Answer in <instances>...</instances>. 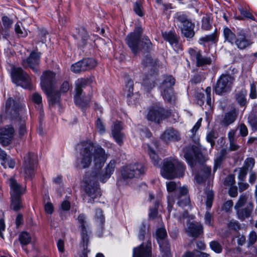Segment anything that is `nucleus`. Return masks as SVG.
Wrapping results in <instances>:
<instances>
[{
  "mask_svg": "<svg viewBox=\"0 0 257 257\" xmlns=\"http://www.w3.org/2000/svg\"><path fill=\"white\" fill-rule=\"evenodd\" d=\"M81 146L79 157L76 161L77 168H87L92 163L95 169H101L108 158L104 149L100 146L94 147L90 142L82 143Z\"/></svg>",
  "mask_w": 257,
  "mask_h": 257,
  "instance_id": "obj_1",
  "label": "nucleus"
},
{
  "mask_svg": "<svg viewBox=\"0 0 257 257\" xmlns=\"http://www.w3.org/2000/svg\"><path fill=\"white\" fill-rule=\"evenodd\" d=\"M185 166L178 159L171 157L163 160L161 167V174L165 178L171 179L182 177L185 172Z\"/></svg>",
  "mask_w": 257,
  "mask_h": 257,
  "instance_id": "obj_2",
  "label": "nucleus"
},
{
  "mask_svg": "<svg viewBox=\"0 0 257 257\" xmlns=\"http://www.w3.org/2000/svg\"><path fill=\"white\" fill-rule=\"evenodd\" d=\"M142 33V28L137 27L125 38L126 43L134 54H137L143 50L148 51L152 47V44L148 37H144L140 40Z\"/></svg>",
  "mask_w": 257,
  "mask_h": 257,
  "instance_id": "obj_3",
  "label": "nucleus"
},
{
  "mask_svg": "<svg viewBox=\"0 0 257 257\" xmlns=\"http://www.w3.org/2000/svg\"><path fill=\"white\" fill-rule=\"evenodd\" d=\"M6 107L7 113L12 119L19 118L20 121L19 132L20 136L22 137L26 132L25 120L19 117V111H22V105L16 103L12 98H10L7 100Z\"/></svg>",
  "mask_w": 257,
  "mask_h": 257,
  "instance_id": "obj_4",
  "label": "nucleus"
},
{
  "mask_svg": "<svg viewBox=\"0 0 257 257\" xmlns=\"http://www.w3.org/2000/svg\"><path fill=\"white\" fill-rule=\"evenodd\" d=\"M41 85L42 89L51 99L52 102H55L57 98L54 87L55 74L51 71H46L41 77Z\"/></svg>",
  "mask_w": 257,
  "mask_h": 257,
  "instance_id": "obj_5",
  "label": "nucleus"
},
{
  "mask_svg": "<svg viewBox=\"0 0 257 257\" xmlns=\"http://www.w3.org/2000/svg\"><path fill=\"white\" fill-rule=\"evenodd\" d=\"M234 78L228 74H222L218 78L214 87V91L218 95H222L230 92Z\"/></svg>",
  "mask_w": 257,
  "mask_h": 257,
  "instance_id": "obj_6",
  "label": "nucleus"
},
{
  "mask_svg": "<svg viewBox=\"0 0 257 257\" xmlns=\"http://www.w3.org/2000/svg\"><path fill=\"white\" fill-rule=\"evenodd\" d=\"M169 115L170 112L167 110L156 105L150 107L147 114V118L149 121L160 123Z\"/></svg>",
  "mask_w": 257,
  "mask_h": 257,
  "instance_id": "obj_7",
  "label": "nucleus"
},
{
  "mask_svg": "<svg viewBox=\"0 0 257 257\" xmlns=\"http://www.w3.org/2000/svg\"><path fill=\"white\" fill-rule=\"evenodd\" d=\"M88 81V79H81L78 80L76 83V94L74 95L75 102L76 105L82 108L86 107L91 99L90 96L88 98H84L83 95L82 89Z\"/></svg>",
  "mask_w": 257,
  "mask_h": 257,
  "instance_id": "obj_8",
  "label": "nucleus"
},
{
  "mask_svg": "<svg viewBox=\"0 0 257 257\" xmlns=\"http://www.w3.org/2000/svg\"><path fill=\"white\" fill-rule=\"evenodd\" d=\"M12 78L13 82L17 85L28 88L31 85V79L28 74L20 67L14 68L12 71Z\"/></svg>",
  "mask_w": 257,
  "mask_h": 257,
  "instance_id": "obj_9",
  "label": "nucleus"
},
{
  "mask_svg": "<svg viewBox=\"0 0 257 257\" xmlns=\"http://www.w3.org/2000/svg\"><path fill=\"white\" fill-rule=\"evenodd\" d=\"M145 172V168L142 164L136 163L124 167L121 170V176L126 180L137 177Z\"/></svg>",
  "mask_w": 257,
  "mask_h": 257,
  "instance_id": "obj_10",
  "label": "nucleus"
},
{
  "mask_svg": "<svg viewBox=\"0 0 257 257\" xmlns=\"http://www.w3.org/2000/svg\"><path fill=\"white\" fill-rule=\"evenodd\" d=\"M96 66V62L92 58H86L71 65V70L75 73L89 70Z\"/></svg>",
  "mask_w": 257,
  "mask_h": 257,
  "instance_id": "obj_11",
  "label": "nucleus"
},
{
  "mask_svg": "<svg viewBox=\"0 0 257 257\" xmlns=\"http://www.w3.org/2000/svg\"><path fill=\"white\" fill-rule=\"evenodd\" d=\"M175 84V79L171 76H167L163 81L161 89L164 98L171 101L173 97L172 86Z\"/></svg>",
  "mask_w": 257,
  "mask_h": 257,
  "instance_id": "obj_12",
  "label": "nucleus"
},
{
  "mask_svg": "<svg viewBox=\"0 0 257 257\" xmlns=\"http://www.w3.org/2000/svg\"><path fill=\"white\" fill-rule=\"evenodd\" d=\"M36 157L34 153H29L25 157L24 170L26 177L31 178L34 175L36 165Z\"/></svg>",
  "mask_w": 257,
  "mask_h": 257,
  "instance_id": "obj_13",
  "label": "nucleus"
},
{
  "mask_svg": "<svg viewBox=\"0 0 257 257\" xmlns=\"http://www.w3.org/2000/svg\"><path fill=\"white\" fill-rule=\"evenodd\" d=\"M15 130L11 125H7L0 129V143L4 146L9 145L14 137Z\"/></svg>",
  "mask_w": 257,
  "mask_h": 257,
  "instance_id": "obj_14",
  "label": "nucleus"
},
{
  "mask_svg": "<svg viewBox=\"0 0 257 257\" xmlns=\"http://www.w3.org/2000/svg\"><path fill=\"white\" fill-rule=\"evenodd\" d=\"M252 43L251 40L244 32H239L236 34V37L234 44L240 50H243L249 47Z\"/></svg>",
  "mask_w": 257,
  "mask_h": 257,
  "instance_id": "obj_15",
  "label": "nucleus"
},
{
  "mask_svg": "<svg viewBox=\"0 0 257 257\" xmlns=\"http://www.w3.org/2000/svg\"><path fill=\"white\" fill-rule=\"evenodd\" d=\"M40 58V53L32 52L29 57L23 61V65L25 67H30L35 72H37Z\"/></svg>",
  "mask_w": 257,
  "mask_h": 257,
  "instance_id": "obj_16",
  "label": "nucleus"
},
{
  "mask_svg": "<svg viewBox=\"0 0 257 257\" xmlns=\"http://www.w3.org/2000/svg\"><path fill=\"white\" fill-rule=\"evenodd\" d=\"M133 257H151V243L148 241L146 246L142 244L133 249Z\"/></svg>",
  "mask_w": 257,
  "mask_h": 257,
  "instance_id": "obj_17",
  "label": "nucleus"
},
{
  "mask_svg": "<svg viewBox=\"0 0 257 257\" xmlns=\"http://www.w3.org/2000/svg\"><path fill=\"white\" fill-rule=\"evenodd\" d=\"M11 196H21L25 192V188L22 187L13 178L9 179Z\"/></svg>",
  "mask_w": 257,
  "mask_h": 257,
  "instance_id": "obj_18",
  "label": "nucleus"
},
{
  "mask_svg": "<svg viewBox=\"0 0 257 257\" xmlns=\"http://www.w3.org/2000/svg\"><path fill=\"white\" fill-rule=\"evenodd\" d=\"M91 185V181L88 183L85 187V191L90 199H88V202H91V198L93 200L100 195L99 188L98 187L97 182L95 181Z\"/></svg>",
  "mask_w": 257,
  "mask_h": 257,
  "instance_id": "obj_19",
  "label": "nucleus"
},
{
  "mask_svg": "<svg viewBox=\"0 0 257 257\" xmlns=\"http://www.w3.org/2000/svg\"><path fill=\"white\" fill-rule=\"evenodd\" d=\"M122 130V125L120 122L115 123L111 128V133L112 136L119 145H121L123 143V139L124 138L123 134L121 132Z\"/></svg>",
  "mask_w": 257,
  "mask_h": 257,
  "instance_id": "obj_20",
  "label": "nucleus"
},
{
  "mask_svg": "<svg viewBox=\"0 0 257 257\" xmlns=\"http://www.w3.org/2000/svg\"><path fill=\"white\" fill-rule=\"evenodd\" d=\"M180 134L177 131L173 128H170L164 132L161 136V138L164 141L169 142L179 140L180 138Z\"/></svg>",
  "mask_w": 257,
  "mask_h": 257,
  "instance_id": "obj_21",
  "label": "nucleus"
},
{
  "mask_svg": "<svg viewBox=\"0 0 257 257\" xmlns=\"http://www.w3.org/2000/svg\"><path fill=\"white\" fill-rule=\"evenodd\" d=\"M186 232L189 235L197 237L203 232L202 225L198 222L189 223L186 228Z\"/></svg>",
  "mask_w": 257,
  "mask_h": 257,
  "instance_id": "obj_22",
  "label": "nucleus"
},
{
  "mask_svg": "<svg viewBox=\"0 0 257 257\" xmlns=\"http://www.w3.org/2000/svg\"><path fill=\"white\" fill-rule=\"evenodd\" d=\"M116 166V162L114 160H111L109 163L106 165L105 168L104 173L102 174L100 177L99 180L101 182L104 183L108 179L110 178L111 175L114 171Z\"/></svg>",
  "mask_w": 257,
  "mask_h": 257,
  "instance_id": "obj_23",
  "label": "nucleus"
},
{
  "mask_svg": "<svg viewBox=\"0 0 257 257\" xmlns=\"http://www.w3.org/2000/svg\"><path fill=\"white\" fill-rule=\"evenodd\" d=\"M179 195L178 197V204L180 206L183 207L189 204L190 200L187 195L188 189L185 187H180Z\"/></svg>",
  "mask_w": 257,
  "mask_h": 257,
  "instance_id": "obj_24",
  "label": "nucleus"
},
{
  "mask_svg": "<svg viewBox=\"0 0 257 257\" xmlns=\"http://www.w3.org/2000/svg\"><path fill=\"white\" fill-rule=\"evenodd\" d=\"M253 206L252 203L249 202L246 207L244 209H238L236 210L238 218L243 220L246 218H248L253 210Z\"/></svg>",
  "mask_w": 257,
  "mask_h": 257,
  "instance_id": "obj_25",
  "label": "nucleus"
},
{
  "mask_svg": "<svg viewBox=\"0 0 257 257\" xmlns=\"http://www.w3.org/2000/svg\"><path fill=\"white\" fill-rule=\"evenodd\" d=\"M236 118V114L234 111H229L225 114L224 117L221 120V124L225 126H227L232 123Z\"/></svg>",
  "mask_w": 257,
  "mask_h": 257,
  "instance_id": "obj_26",
  "label": "nucleus"
},
{
  "mask_svg": "<svg viewBox=\"0 0 257 257\" xmlns=\"http://www.w3.org/2000/svg\"><path fill=\"white\" fill-rule=\"evenodd\" d=\"M184 157L190 165H193V159L196 153L193 146H188L184 150Z\"/></svg>",
  "mask_w": 257,
  "mask_h": 257,
  "instance_id": "obj_27",
  "label": "nucleus"
},
{
  "mask_svg": "<svg viewBox=\"0 0 257 257\" xmlns=\"http://www.w3.org/2000/svg\"><path fill=\"white\" fill-rule=\"evenodd\" d=\"M236 131L230 130L228 133V138L229 143V150L230 151L237 150L239 146L236 143V138H235Z\"/></svg>",
  "mask_w": 257,
  "mask_h": 257,
  "instance_id": "obj_28",
  "label": "nucleus"
},
{
  "mask_svg": "<svg viewBox=\"0 0 257 257\" xmlns=\"http://www.w3.org/2000/svg\"><path fill=\"white\" fill-rule=\"evenodd\" d=\"M148 152L154 165L157 167H160L161 159L159 157L152 146H148Z\"/></svg>",
  "mask_w": 257,
  "mask_h": 257,
  "instance_id": "obj_29",
  "label": "nucleus"
},
{
  "mask_svg": "<svg viewBox=\"0 0 257 257\" xmlns=\"http://www.w3.org/2000/svg\"><path fill=\"white\" fill-rule=\"evenodd\" d=\"M223 33L225 41H227L231 45H233L236 37V35L233 33L228 27L224 28Z\"/></svg>",
  "mask_w": 257,
  "mask_h": 257,
  "instance_id": "obj_30",
  "label": "nucleus"
},
{
  "mask_svg": "<svg viewBox=\"0 0 257 257\" xmlns=\"http://www.w3.org/2000/svg\"><path fill=\"white\" fill-rule=\"evenodd\" d=\"M11 204L10 207L15 211H17L23 207L20 196H11Z\"/></svg>",
  "mask_w": 257,
  "mask_h": 257,
  "instance_id": "obj_31",
  "label": "nucleus"
},
{
  "mask_svg": "<svg viewBox=\"0 0 257 257\" xmlns=\"http://www.w3.org/2000/svg\"><path fill=\"white\" fill-rule=\"evenodd\" d=\"M196 60V66L197 67H204L210 65L212 60L210 57L203 56L200 54L197 57Z\"/></svg>",
  "mask_w": 257,
  "mask_h": 257,
  "instance_id": "obj_32",
  "label": "nucleus"
},
{
  "mask_svg": "<svg viewBox=\"0 0 257 257\" xmlns=\"http://www.w3.org/2000/svg\"><path fill=\"white\" fill-rule=\"evenodd\" d=\"M31 236L27 232H22L19 236V239L22 245H26L31 241Z\"/></svg>",
  "mask_w": 257,
  "mask_h": 257,
  "instance_id": "obj_33",
  "label": "nucleus"
},
{
  "mask_svg": "<svg viewBox=\"0 0 257 257\" xmlns=\"http://www.w3.org/2000/svg\"><path fill=\"white\" fill-rule=\"evenodd\" d=\"M162 36L164 40L168 41L171 44H175L177 42V37L174 33L172 32H163Z\"/></svg>",
  "mask_w": 257,
  "mask_h": 257,
  "instance_id": "obj_34",
  "label": "nucleus"
},
{
  "mask_svg": "<svg viewBox=\"0 0 257 257\" xmlns=\"http://www.w3.org/2000/svg\"><path fill=\"white\" fill-rule=\"evenodd\" d=\"M217 39V35L215 32L201 37L199 39L200 44H203L204 43L209 42H215Z\"/></svg>",
  "mask_w": 257,
  "mask_h": 257,
  "instance_id": "obj_35",
  "label": "nucleus"
},
{
  "mask_svg": "<svg viewBox=\"0 0 257 257\" xmlns=\"http://www.w3.org/2000/svg\"><path fill=\"white\" fill-rule=\"evenodd\" d=\"M174 18L175 22H180L183 25L186 23L188 25H190L189 21L188 20L186 16L181 12L177 13Z\"/></svg>",
  "mask_w": 257,
  "mask_h": 257,
  "instance_id": "obj_36",
  "label": "nucleus"
},
{
  "mask_svg": "<svg viewBox=\"0 0 257 257\" xmlns=\"http://www.w3.org/2000/svg\"><path fill=\"white\" fill-rule=\"evenodd\" d=\"M78 221L80 224V227L81 228L82 233V237L84 235L85 237H87V235L86 234V228L85 226L86 223V217L84 214H81L78 217Z\"/></svg>",
  "mask_w": 257,
  "mask_h": 257,
  "instance_id": "obj_37",
  "label": "nucleus"
},
{
  "mask_svg": "<svg viewBox=\"0 0 257 257\" xmlns=\"http://www.w3.org/2000/svg\"><path fill=\"white\" fill-rule=\"evenodd\" d=\"M246 94V91L241 90L236 95V99L238 103L241 106L245 105L246 100L245 96Z\"/></svg>",
  "mask_w": 257,
  "mask_h": 257,
  "instance_id": "obj_38",
  "label": "nucleus"
},
{
  "mask_svg": "<svg viewBox=\"0 0 257 257\" xmlns=\"http://www.w3.org/2000/svg\"><path fill=\"white\" fill-rule=\"evenodd\" d=\"M248 199V195L246 194H242L240 195L239 197V199L235 204L234 206V208L235 210H237L239 209L240 207H242L245 203L247 202Z\"/></svg>",
  "mask_w": 257,
  "mask_h": 257,
  "instance_id": "obj_39",
  "label": "nucleus"
},
{
  "mask_svg": "<svg viewBox=\"0 0 257 257\" xmlns=\"http://www.w3.org/2000/svg\"><path fill=\"white\" fill-rule=\"evenodd\" d=\"M21 23H17L15 25V30L19 37H24L27 36L28 33L23 28H21Z\"/></svg>",
  "mask_w": 257,
  "mask_h": 257,
  "instance_id": "obj_40",
  "label": "nucleus"
},
{
  "mask_svg": "<svg viewBox=\"0 0 257 257\" xmlns=\"http://www.w3.org/2000/svg\"><path fill=\"white\" fill-rule=\"evenodd\" d=\"M79 37L81 39L82 46H84L87 44L89 37L87 31L82 29L79 32Z\"/></svg>",
  "mask_w": 257,
  "mask_h": 257,
  "instance_id": "obj_41",
  "label": "nucleus"
},
{
  "mask_svg": "<svg viewBox=\"0 0 257 257\" xmlns=\"http://www.w3.org/2000/svg\"><path fill=\"white\" fill-rule=\"evenodd\" d=\"M161 250L164 252L165 254L168 255L170 253V246L168 242L165 240L158 242Z\"/></svg>",
  "mask_w": 257,
  "mask_h": 257,
  "instance_id": "obj_42",
  "label": "nucleus"
},
{
  "mask_svg": "<svg viewBox=\"0 0 257 257\" xmlns=\"http://www.w3.org/2000/svg\"><path fill=\"white\" fill-rule=\"evenodd\" d=\"M210 247L214 252L219 253L222 251V247L221 245L217 241H212L209 244Z\"/></svg>",
  "mask_w": 257,
  "mask_h": 257,
  "instance_id": "obj_43",
  "label": "nucleus"
},
{
  "mask_svg": "<svg viewBox=\"0 0 257 257\" xmlns=\"http://www.w3.org/2000/svg\"><path fill=\"white\" fill-rule=\"evenodd\" d=\"M156 236L158 240V242L165 240V238L167 236V232L165 228H160L157 229L156 231Z\"/></svg>",
  "mask_w": 257,
  "mask_h": 257,
  "instance_id": "obj_44",
  "label": "nucleus"
},
{
  "mask_svg": "<svg viewBox=\"0 0 257 257\" xmlns=\"http://www.w3.org/2000/svg\"><path fill=\"white\" fill-rule=\"evenodd\" d=\"M217 138V134L216 133L211 131L207 134L206 136L207 141L210 143L211 146L212 148L215 144L214 140Z\"/></svg>",
  "mask_w": 257,
  "mask_h": 257,
  "instance_id": "obj_45",
  "label": "nucleus"
},
{
  "mask_svg": "<svg viewBox=\"0 0 257 257\" xmlns=\"http://www.w3.org/2000/svg\"><path fill=\"white\" fill-rule=\"evenodd\" d=\"M255 161L253 158H247L244 162V165L242 167L245 169L246 171L249 169H251L254 165Z\"/></svg>",
  "mask_w": 257,
  "mask_h": 257,
  "instance_id": "obj_46",
  "label": "nucleus"
},
{
  "mask_svg": "<svg viewBox=\"0 0 257 257\" xmlns=\"http://www.w3.org/2000/svg\"><path fill=\"white\" fill-rule=\"evenodd\" d=\"M83 240V251L82 253L80 255V257H87V244L88 242V239L87 237H85L83 235L82 236Z\"/></svg>",
  "mask_w": 257,
  "mask_h": 257,
  "instance_id": "obj_47",
  "label": "nucleus"
},
{
  "mask_svg": "<svg viewBox=\"0 0 257 257\" xmlns=\"http://www.w3.org/2000/svg\"><path fill=\"white\" fill-rule=\"evenodd\" d=\"M248 122L254 130H257V116L251 114L248 117Z\"/></svg>",
  "mask_w": 257,
  "mask_h": 257,
  "instance_id": "obj_48",
  "label": "nucleus"
},
{
  "mask_svg": "<svg viewBox=\"0 0 257 257\" xmlns=\"http://www.w3.org/2000/svg\"><path fill=\"white\" fill-rule=\"evenodd\" d=\"M134 10L135 13L140 16H143V11L141 2H137L134 7Z\"/></svg>",
  "mask_w": 257,
  "mask_h": 257,
  "instance_id": "obj_49",
  "label": "nucleus"
},
{
  "mask_svg": "<svg viewBox=\"0 0 257 257\" xmlns=\"http://www.w3.org/2000/svg\"><path fill=\"white\" fill-rule=\"evenodd\" d=\"M202 121V118H200L199 119V120L197 121V122L196 123V124L194 125L193 127L191 129L190 133L191 134H189V136L193 138L195 135L198 130L199 128V127L201 126V123Z\"/></svg>",
  "mask_w": 257,
  "mask_h": 257,
  "instance_id": "obj_50",
  "label": "nucleus"
},
{
  "mask_svg": "<svg viewBox=\"0 0 257 257\" xmlns=\"http://www.w3.org/2000/svg\"><path fill=\"white\" fill-rule=\"evenodd\" d=\"M207 200H206V206L208 208H210L212 206V203L213 200L214 194L212 191H209L206 193Z\"/></svg>",
  "mask_w": 257,
  "mask_h": 257,
  "instance_id": "obj_51",
  "label": "nucleus"
},
{
  "mask_svg": "<svg viewBox=\"0 0 257 257\" xmlns=\"http://www.w3.org/2000/svg\"><path fill=\"white\" fill-rule=\"evenodd\" d=\"M9 157L6 152L0 148V160L1 165L5 168H7L6 160Z\"/></svg>",
  "mask_w": 257,
  "mask_h": 257,
  "instance_id": "obj_52",
  "label": "nucleus"
},
{
  "mask_svg": "<svg viewBox=\"0 0 257 257\" xmlns=\"http://www.w3.org/2000/svg\"><path fill=\"white\" fill-rule=\"evenodd\" d=\"M156 62L154 61L151 56L147 55L143 60V64L145 66H154Z\"/></svg>",
  "mask_w": 257,
  "mask_h": 257,
  "instance_id": "obj_53",
  "label": "nucleus"
},
{
  "mask_svg": "<svg viewBox=\"0 0 257 257\" xmlns=\"http://www.w3.org/2000/svg\"><path fill=\"white\" fill-rule=\"evenodd\" d=\"M95 219L100 224H103L104 222V216L102 214V211L100 209H97L95 212Z\"/></svg>",
  "mask_w": 257,
  "mask_h": 257,
  "instance_id": "obj_54",
  "label": "nucleus"
},
{
  "mask_svg": "<svg viewBox=\"0 0 257 257\" xmlns=\"http://www.w3.org/2000/svg\"><path fill=\"white\" fill-rule=\"evenodd\" d=\"M238 179L239 181H244L247 175V171L242 168H240L238 169Z\"/></svg>",
  "mask_w": 257,
  "mask_h": 257,
  "instance_id": "obj_55",
  "label": "nucleus"
},
{
  "mask_svg": "<svg viewBox=\"0 0 257 257\" xmlns=\"http://www.w3.org/2000/svg\"><path fill=\"white\" fill-rule=\"evenodd\" d=\"M249 96L252 99H255L257 97V92L256 85L254 83H252L250 85Z\"/></svg>",
  "mask_w": 257,
  "mask_h": 257,
  "instance_id": "obj_56",
  "label": "nucleus"
},
{
  "mask_svg": "<svg viewBox=\"0 0 257 257\" xmlns=\"http://www.w3.org/2000/svg\"><path fill=\"white\" fill-rule=\"evenodd\" d=\"M202 27L206 30H209L211 28V22L209 17H204L202 19Z\"/></svg>",
  "mask_w": 257,
  "mask_h": 257,
  "instance_id": "obj_57",
  "label": "nucleus"
},
{
  "mask_svg": "<svg viewBox=\"0 0 257 257\" xmlns=\"http://www.w3.org/2000/svg\"><path fill=\"white\" fill-rule=\"evenodd\" d=\"M133 86H134L133 81L130 79H128L126 82L125 87H126V88L127 89V91H128V93L127 94V95L129 96H131L133 94Z\"/></svg>",
  "mask_w": 257,
  "mask_h": 257,
  "instance_id": "obj_58",
  "label": "nucleus"
},
{
  "mask_svg": "<svg viewBox=\"0 0 257 257\" xmlns=\"http://www.w3.org/2000/svg\"><path fill=\"white\" fill-rule=\"evenodd\" d=\"M223 158L224 157L219 155H217L216 156V158L214 160V166L213 169L214 172H215L217 168L220 166L221 163L223 160Z\"/></svg>",
  "mask_w": 257,
  "mask_h": 257,
  "instance_id": "obj_59",
  "label": "nucleus"
},
{
  "mask_svg": "<svg viewBox=\"0 0 257 257\" xmlns=\"http://www.w3.org/2000/svg\"><path fill=\"white\" fill-rule=\"evenodd\" d=\"M2 23L3 26L5 28L8 29L11 26L12 24V21L10 20L8 17L5 16L2 18Z\"/></svg>",
  "mask_w": 257,
  "mask_h": 257,
  "instance_id": "obj_60",
  "label": "nucleus"
},
{
  "mask_svg": "<svg viewBox=\"0 0 257 257\" xmlns=\"http://www.w3.org/2000/svg\"><path fill=\"white\" fill-rule=\"evenodd\" d=\"M238 128L239 130V133L240 135L242 137H246L248 135V130L246 125L243 124L241 123L240 124L239 126L238 127Z\"/></svg>",
  "mask_w": 257,
  "mask_h": 257,
  "instance_id": "obj_61",
  "label": "nucleus"
},
{
  "mask_svg": "<svg viewBox=\"0 0 257 257\" xmlns=\"http://www.w3.org/2000/svg\"><path fill=\"white\" fill-rule=\"evenodd\" d=\"M235 183L234 176L233 175H228L225 179L224 184L228 186H232Z\"/></svg>",
  "mask_w": 257,
  "mask_h": 257,
  "instance_id": "obj_62",
  "label": "nucleus"
},
{
  "mask_svg": "<svg viewBox=\"0 0 257 257\" xmlns=\"http://www.w3.org/2000/svg\"><path fill=\"white\" fill-rule=\"evenodd\" d=\"M178 186V185L174 181H170L167 183V188L168 192H173Z\"/></svg>",
  "mask_w": 257,
  "mask_h": 257,
  "instance_id": "obj_63",
  "label": "nucleus"
},
{
  "mask_svg": "<svg viewBox=\"0 0 257 257\" xmlns=\"http://www.w3.org/2000/svg\"><path fill=\"white\" fill-rule=\"evenodd\" d=\"M32 99L38 105H40L42 102V97L38 93H34L32 96Z\"/></svg>",
  "mask_w": 257,
  "mask_h": 257,
  "instance_id": "obj_64",
  "label": "nucleus"
}]
</instances>
